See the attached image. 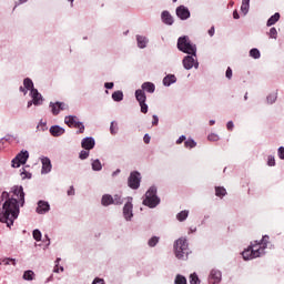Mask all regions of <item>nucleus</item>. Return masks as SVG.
I'll return each instance as SVG.
<instances>
[{
  "label": "nucleus",
  "mask_w": 284,
  "mask_h": 284,
  "mask_svg": "<svg viewBox=\"0 0 284 284\" xmlns=\"http://www.w3.org/2000/svg\"><path fill=\"white\" fill-rule=\"evenodd\" d=\"M266 239H270L268 236H263L262 241H254L251 243V245L242 252V256L244 261H252V258H258V256H262V254L265 252V245H263V241Z\"/></svg>",
  "instance_id": "2"
},
{
  "label": "nucleus",
  "mask_w": 284,
  "mask_h": 284,
  "mask_svg": "<svg viewBox=\"0 0 284 284\" xmlns=\"http://www.w3.org/2000/svg\"><path fill=\"white\" fill-rule=\"evenodd\" d=\"M23 85H24L26 90H30V92H32V89H34V82H32V79H30V78H26L23 80Z\"/></svg>",
  "instance_id": "25"
},
{
  "label": "nucleus",
  "mask_w": 284,
  "mask_h": 284,
  "mask_svg": "<svg viewBox=\"0 0 284 284\" xmlns=\"http://www.w3.org/2000/svg\"><path fill=\"white\" fill-rule=\"evenodd\" d=\"M140 108L142 114H148V105L145 104V102H140Z\"/></svg>",
  "instance_id": "48"
},
{
  "label": "nucleus",
  "mask_w": 284,
  "mask_h": 284,
  "mask_svg": "<svg viewBox=\"0 0 284 284\" xmlns=\"http://www.w3.org/2000/svg\"><path fill=\"white\" fill-rule=\"evenodd\" d=\"M159 241H160L159 236L151 237L148 242L149 247H156V244L159 243Z\"/></svg>",
  "instance_id": "34"
},
{
  "label": "nucleus",
  "mask_w": 284,
  "mask_h": 284,
  "mask_svg": "<svg viewBox=\"0 0 284 284\" xmlns=\"http://www.w3.org/2000/svg\"><path fill=\"white\" fill-rule=\"evenodd\" d=\"M73 128H75L77 130H79V131H78L79 134H83V133L85 132V125H83L82 122H79V121H78V123H75V126H73Z\"/></svg>",
  "instance_id": "40"
},
{
  "label": "nucleus",
  "mask_w": 284,
  "mask_h": 284,
  "mask_svg": "<svg viewBox=\"0 0 284 284\" xmlns=\"http://www.w3.org/2000/svg\"><path fill=\"white\" fill-rule=\"evenodd\" d=\"M250 57L253 59H261V51H258V49H251Z\"/></svg>",
  "instance_id": "37"
},
{
  "label": "nucleus",
  "mask_w": 284,
  "mask_h": 284,
  "mask_svg": "<svg viewBox=\"0 0 284 284\" xmlns=\"http://www.w3.org/2000/svg\"><path fill=\"white\" fill-rule=\"evenodd\" d=\"M207 139H209V141H219V136L216 134H214V133L210 134L207 136Z\"/></svg>",
  "instance_id": "50"
},
{
  "label": "nucleus",
  "mask_w": 284,
  "mask_h": 284,
  "mask_svg": "<svg viewBox=\"0 0 284 284\" xmlns=\"http://www.w3.org/2000/svg\"><path fill=\"white\" fill-rule=\"evenodd\" d=\"M226 128L230 132H232L234 130V122L232 121L227 122Z\"/></svg>",
  "instance_id": "51"
},
{
  "label": "nucleus",
  "mask_w": 284,
  "mask_h": 284,
  "mask_svg": "<svg viewBox=\"0 0 284 284\" xmlns=\"http://www.w3.org/2000/svg\"><path fill=\"white\" fill-rule=\"evenodd\" d=\"M103 166L101 165V161L94 160L92 162V170H94V172H101Z\"/></svg>",
  "instance_id": "31"
},
{
  "label": "nucleus",
  "mask_w": 284,
  "mask_h": 284,
  "mask_svg": "<svg viewBox=\"0 0 284 284\" xmlns=\"http://www.w3.org/2000/svg\"><path fill=\"white\" fill-rule=\"evenodd\" d=\"M30 95L33 101V105H41V103L43 101V97L41 95V93H39V90L31 89Z\"/></svg>",
  "instance_id": "11"
},
{
  "label": "nucleus",
  "mask_w": 284,
  "mask_h": 284,
  "mask_svg": "<svg viewBox=\"0 0 284 284\" xmlns=\"http://www.w3.org/2000/svg\"><path fill=\"white\" fill-rule=\"evenodd\" d=\"M183 67L185 68V70H192V68L197 69L199 68V62L194 61V57L186 55L183 59Z\"/></svg>",
  "instance_id": "10"
},
{
  "label": "nucleus",
  "mask_w": 284,
  "mask_h": 284,
  "mask_svg": "<svg viewBox=\"0 0 284 284\" xmlns=\"http://www.w3.org/2000/svg\"><path fill=\"white\" fill-rule=\"evenodd\" d=\"M132 209H133V205H132V202L129 201L124 204V207H123V216L126 221H130L132 219V216H134V214L132 213Z\"/></svg>",
  "instance_id": "13"
},
{
  "label": "nucleus",
  "mask_w": 284,
  "mask_h": 284,
  "mask_svg": "<svg viewBox=\"0 0 284 284\" xmlns=\"http://www.w3.org/2000/svg\"><path fill=\"white\" fill-rule=\"evenodd\" d=\"M143 141L146 144L150 143V141H151L150 134H145L144 138H143Z\"/></svg>",
  "instance_id": "58"
},
{
  "label": "nucleus",
  "mask_w": 284,
  "mask_h": 284,
  "mask_svg": "<svg viewBox=\"0 0 284 284\" xmlns=\"http://www.w3.org/2000/svg\"><path fill=\"white\" fill-rule=\"evenodd\" d=\"M190 283L191 284H201V280H199V275H196V273H193L190 275Z\"/></svg>",
  "instance_id": "36"
},
{
  "label": "nucleus",
  "mask_w": 284,
  "mask_h": 284,
  "mask_svg": "<svg viewBox=\"0 0 284 284\" xmlns=\"http://www.w3.org/2000/svg\"><path fill=\"white\" fill-rule=\"evenodd\" d=\"M113 101H123V91H115L112 93Z\"/></svg>",
  "instance_id": "30"
},
{
  "label": "nucleus",
  "mask_w": 284,
  "mask_h": 284,
  "mask_svg": "<svg viewBox=\"0 0 284 284\" xmlns=\"http://www.w3.org/2000/svg\"><path fill=\"white\" fill-rule=\"evenodd\" d=\"M176 17L181 19L182 21H185L186 19H190V9L185 6H180L176 8Z\"/></svg>",
  "instance_id": "9"
},
{
  "label": "nucleus",
  "mask_w": 284,
  "mask_h": 284,
  "mask_svg": "<svg viewBox=\"0 0 284 284\" xmlns=\"http://www.w3.org/2000/svg\"><path fill=\"white\" fill-rule=\"evenodd\" d=\"M178 50H180V52H184L185 54L196 57V44H193L187 36L178 39Z\"/></svg>",
  "instance_id": "3"
},
{
  "label": "nucleus",
  "mask_w": 284,
  "mask_h": 284,
  "mask_svg": "<svg viewBox=\"0 0 284 284\" xmlns=\"http://www.w3.org/2000/svg\"><path fill=\"white\" fill-rule=\"evenodd\" d=\"M23 3H28V0H19V1H18V6H21V4H23Z\"/></svg>",
  "instance_id": "62"
},
{
  "label": "nucleus",
  "mask_w": 284,
  "mask_h": 284,
  "mask_svg": "<svg viewBox=\"0 0 284 284\" xmlns=\"http://www.w3.org/2000/svg\"><path fill=\"white\" fill-rule=\"evenodd\" d=\"M128 185L131 187V190H139V187H141V173L136 171L131 172L128 180Z\"/></svg>",
  "instance_id": "7"
},
{
  "label": "nucleus",
  "mask_w": 284,
  "mask_h": 284,
  "mask_svg": "<svg viewBox=\"0 0 284 284\" xmlns=\"http://www.w3.org/2000/svg\"><path fill=\"white\" fill-rule=\"evenodd\" d=\"M268 37H270V39H277L278 31H276V28L273 27L270 29Z\"/></svg>",
  "instance_id": "41"
},
{
  "label": "nucleus",
  "mask_w": 284,
  "mask_h": 284,
  "mask_svg": "<svg viewBox=\"0 0 284 284\" xmlns=\"http://www.w3.org/2000/svg\"><path fill=\"white\" fill-rule=\"evenodd\" d=\"M45 212H50V204L45 201H39L37 213L38 214H45Z\"/></svg>",
  "instance_id": "14"
},
{
  "label": "nucleus",
  "mask_w": 284,
  "mask_h": 284,
  "mask_svg": "<svg viewBox=\"0 0 284 284\" xmlns=\"http://www.w3.org/2000/svg\"><path fill=\"white\" fill-rule=\"evenodd\" d=\"M20 92H22L26 95L28 94V89H26V87H20Z\"/></svg>",
  "instance_id": "60"
},
{
  "label": "nucleus",
  "mask_w": 284,
  "mask_h": 284,
  "mask_svg": "<svg viewBox=\"0 0 284 284\" xmlns=\"http://www.w3.org/2000/svg\"><path fill=\"white\" fill-rule=\"evenodd\" d=\"M183 141H185V135L180 136V138L176 140V144H178V145H181V143H183Z\"/></svg>",
  "instance_id": "55"
},
{
  "label": "nucleus",
  "mask_w": 284,
  "mask_h": 284,
  "mask_svg": "<svg viewBox=\"0 0 284 284\" xmlns=\"http://www.w3.org/2000/svg\"><path fill=\"white\" fill-rule=\"evenodd\" d=\"M61 261V258H57L55 260V266H54V268H53V272H55L57 274H59V270L61 271V272H63V266H60L59 267V262Z\"/></svg>",
  "instance_id": "44"
},
{
  "label": "nucleus",
  "mask_w": 284,
  "mask_h": 284,
  "mask_svg": "<svg viewBox=\"0 0 284 284\" xmlns=\"http://www.w3.org/2000/svg\"><path fill=\"white\" fill-rule=\"evenodd\" d=\"M113 205H123V199L121 197V195L115 194L113 196Z\"/></svg>",
  "instance_id": "39"
},
{
  "label": "nucleus",
  "mask_w": 284,
  "mask_h": 284,
  "mask_svg": "<svg viewBox=\"0 0 284 284\" xmlns=\"http://www.w3.org/2000/svg\"><path fill=\"white\" fill-rule=\"evenodd\" d=\"M267 165L270 168H274V165H276V160L274 159V156L270 155L267 159Z\"/></svg>",
  "instance_id": "45"
},
{
  "label": "nucleus",
  "mask_w": 284,
  "mask_h": 284,
  "mask_svg": "<svg viewBox=\"0 0 284 284\" xmlns=\"http://www.w3.org/2000/svg\"><path fill=\"white\" fill-rule=\"evenodd\" d=\"M135 99L138 101V103H145V101H148V97L145 95V91L138 89L135 91Z\"/></svg>",
  "instance_id": "19"
},
{
  "label": "nucleus",
  "mask_w": 284,
  "mask_h": 284,
  "mask_svg": "<svg viewBox=\"0 0 284 284\" xmlns=\"http://www.w3.org/2000/svg\"><path fill=\"white\" fill-rule=\"evenodd\" d=\"M12 193L13 197L6 200L0 211V223H7V227H12L16 219H19V203L21 207L26 204L23 186H13Z\"/></svg>",
  "instance_id": "1"
},
{
  "label": "nucleus",
  "mask_w": 284,
  "mask_h": 284,
  "mask_svg": "<svg viewBox=\"0 0 284 284\" xmlns=\"http://www.w3.org/2000/svg\"><path fill=\"white\" fill-rule=\"evenodd\" d=\"M152 125H159V116L153 115Z\"/></svg>",
  "instance_id": "57"
},
{
  "label": "nucleus",
  "mask_w": 284,
  "mask_h": 284,
  "mask_svg": "<svg viewBox=\"0 0 284 284\" xmlns=\"http://www.w3.org/2000/svg\"><path fill=\"white\" fill-rule=\"evenodd\" d=\"M81 145L83 150H94L95 142L92 138H84Z\"/></svg>",
  "instance_id": "15"
},
{
  "label": "nucleus",
  "mask_w": 284,
  "mask_h": 284,
  "mask_svg": "<svg viewBox=\"0 0 284 284\" xmlns=\"http://www.w3.org/2000/svg\"><path fill=\"white\" fill-rule=\"evenodd\" d=\"M136 41H138L139 48H145V45H148V39L145 37L138 36Z\"/></svg>",
  "instance_id": "28"
},
{
  "label": "nucleus",
  "mask_w": 284,
  "mask_h": 284,
  "mask_svg": "<svg viewBox=\"0 0 284 284\" xmlns=\"http://www.w3.org/2000/svg\"><path fill=\"white\" fill-rule=\"evenodd\" d=\"M215 30H214V27H212L210 30H209V34L212 37L214 34Z\"/></svg>",
  "instance_id": "61"
},
{
  "label": "nucleus",
  "mask_w": 284,
  "mask_h": 284,
  "mask_svg": "<svg viewBox=\"0 0 284 284\" xmlns=\"http://www.w3.org/2000/svg\"><path fill=\"white\" fill-rule=\"evenodd\" d=\"M104 88H106V90H112V88H114V82L104 83Z\"/></svg>",
  "instance_id": "52"
},
{
  "label": "nucleus",
  "mask_w": 284,
  "mask_h": 284,
  "mask_svg": "<svg viewBox=\"0 0 284 284\" xmlns=\"http://www.w3.org/2000/svg\"><path fill=\"white\" fill-rule=\"evenodd\" d=\"M233 19H241V16H239V11H233Z\"/></svg>",
  "instance_id": "59"
},
{
  "label": "nucleus",
  "mask_w": 284,
  "mask_h": 284,
  "mask_svg": "<svg viewBox=\"0 0 284 284\" xmlns=\"http://www.w3.org/2000/svg\"><path fill=\"white\" fill-rule=\"evenodd\" d=\"M101 203H102V205H104V207H108V205H113L114 197L110 194H104L102 196Z\"/></svg>",
  "instance_id": "22"
},
{
  "label": "nucleus",
  "mask_w": 284,
  "mask_h": 284,
  "mask_svg": "<svg viewBox=\"0 0 284 284\" xmlns=\"http://www.w3.org/2000/svg\"><path fill=\"white\" fill-rule=\"evenodd\" d=\"M34 276V272L33 271H26L23 274V278L24 281H32Z\"/></svg>",
  "instance_id": "38"
},
{
  "label": "nucleus",
  "mask_w": 284,
  "mask_h": 284,
  "mask_svg": "<svg viewBox=\"0 0 284 284\" xmlns=\"http://www.w3.org/2000/svg\"><path fill=\"white\" fill-rule=\"evenodd\" d=\"M50 134L52 136H62V134H65V129L59 126V125H54L50 128Z\"/></svg>",
  "instance_id": "16"
},
{
  "label": "nucleus",
  "mask_w": 284,
  "mask_h": 284,
  "mask_svg": "<svg viewBox=\"0 0 284 284\" xmlns=\"http://www.w3.org/2000/svg\"><path fill=\"white\" fill-rule=\"evenodd\" d=\"M160 203L161 199L156 195V186H151L145 193L143 205H145L146 207L154 209Z\"/></svg>",
  "instance_id": "4"
},
{
  "label": "nucleus",
  "mask_w": 284,
  "mask_h": 284,
  "mask_svg": "<svg viewBox=\"0 0 284 284\" xmlns=\"http://www.w3.org/2000/svg\"><path fill=\"white\" fill-rule=\"evenodd\" d=\"M64 123L69 128H74L79 123V119L74 115H68L64 118Z\"/></svg>",
  "instance_id": "17"
},
{
  "label": "nucleus",
  "mask_w": 284,
  "mask_h": 284,
  "mask_svg": "<svg viewBox=\"0 0 284 284\" xmlns=\"http://www.w3.org/2000/svg\"><path fill=\"white\" fill-rule=\"evenodd\" d=\"M172 83H176V75L169 74L163 79V85L170 87Z\"/></svg>",
  "instance_id": "23"
},
{
  "label": "nucleus",
  "mask_w": 284,
  "mask_h": 284,
  "mask_svg": "<svg viewBox=\"0 0 284 284\" xmlns=\"http://www.w3.org/2000/svg\"><path fill=\"white\" fill-rule=\"evenodd\" d=\"M266 99H267V103L272 104L276 102L277 95L276 93H271Z\"/></svg>",
  "instance_id": "43"
},
{
  "label": "nucleus",
  "mask_w": 284,
  "mask_h": 284,
  "mask_svg": "<svg viewBox=\"0 0 284 284\" xmlns=\"http://www.w3.org/2000/svg\"><path fill=\"white\" fill-rule=\"evenodd\" d=\"M49 106L51 108V112L54 116H57L60 111L68 110V104L64 102H50Z\"/></svg>",
  "instance_id": "8"
},
{
  "label": "nucleus",
  "mask_w": 284,
  "mask_h": 284,
  "mask_svg": "<svg viewBox=\"0 0 284 284\" xmlns=\"http://www.w3.org/2000/svg\"><path fill=\"white\" fill-rule=\"evenodd\" d=\"M221 271L219 270H212L210 275H209V283L210 284H216L221 283Z\"/></svg>",
  "instance_id": "12"
},
{
  "label": "nucleus",
  "mask_w": 284,
  "mask_h": 284,
  "mask_svg": "<svg viewBox=\"0 0 284 284\" xmlns=\"http://www.w3.org/2000/svg\"><path fill=\"white\" fill-rule=\"evenodd\" d=\"M227 194V191L223 186H216L215 187V195L219 196L220 199H223Z\"/></svg>",
  "instance_id": "27"
},
{
  "label": "nucleus",
  "mask_w": 284,
  "mask_h": 284,
  "mask_svg": "<svg viewBox=\"0 0 284 284\" xmlns=\"http://www.w3.org/2000/svg\"><path fill=\"white\" fill-rule=\"evenodd\" d=\"M142 90L143 92H149L150 94H152L156 90V87L152 82H144L142 84Z\"/></svg>",
  "instance_id": "21"
},
{
  "label": "nucleus",
  "mask_w": 284,
  "mask_h": 284,
  "mask_svg": "<svg viewBox=\"0 0 284 284\" xmlns=\"http://www.w3.org/2000/svg\"><path fill=\"white\" fill-rule=\"evenodd\" d=\"M52 170V163L50 162V159L43 158L42 159V174H48V172H51Z\"/></svg>",
  "instance_id": "18"
},
{
  "label": "nucleus",
  "mask_w": 284,
  "mask_h": 284,
  "mask_svg": "<svg viewBox=\"0 0 284 284\" xmlns=\"http://www.w3.org/2000/svg\"><path fill=\"white\" fill-rule=\"evenodd\" d=\"M281 19V13L276 12L274 16H272L267 22L266 26L267 28H271V26H275L276 22Z\"/></svg>",
  "instance_id": "24"
},
{
  "label": "nucleus",
  "mask_w": 284,
  "mask_h": 284,
  "mask_svg": "<svg viewBox=\"0 0 284 284\" xmlns=\"http://www.w3.org/2000/svg\"><path fill=\"white\" fill-rule=\"evenodd\" d=\"M8 196H10V195L8 194V192H3V193H2V199H8Z\"/></svg>",
  "instance_id": "63"
},
{
  "label": "nucleus",
  "mask_w": 284,
  "mask_h": 284,
  "mask_svg": "<svg viewBox=\"0 0 284 284\" xmlns=\"http://www.w3.org/2000/svg\"><path fill=\"white\" fill-rule=\"evenodd\" d=\"M110 132L111 134H116V132H119V124L116 122H111Z\"/></svg>",
  "instance_id": "42"
},
{
  "label": "nucleus",
  "mask_w": 284,
  "mask_h": 284,
  "mask_svg": "<svg viewBox=\"0 0 284 284\" xmlns=\"http://www.w3.org/2000/svg\"><path fill=\"white\" fill-rule=\"evenodd\" d=\"M226 79H232V68L226 69Z\"/></svg>",
  "instance_id": "54"
},
{
  "label": "nucleus",
  "mask_w": 284,
  "mask_h": 284,
  "mask_svg": "<svg viewBox=\"0 0 284 284\" xmlns=\"http://www.w3.org/2000/svg\"><path fill=\"white\" fill-rule=\"evenodd\" d=\"M175 284H187V278L185 276L178 274L174 280Z\"/></svg>",
  "instance_id": "29"
},
{
  "label": "nucleus",
  "mask_w": 284,
  "mask_h": 284,
  "mask_svg": "<svg viewBox=\"0 0 284 284\" xmlns=\"http://www.w3.org/2000/svg\"><path fill=\"white\" fill-rule=\"evenodd\" d=\"M184 148L192 150V148H196V142L192 139H189L184 142Z\"/></svg>",
  "instance_id": "35"
},
{
  "label": "nucleus",
  "mask_w": 284,
  "mask_h": 284,
  "mask_svg": "<svg viewBox=\"0 0 284 284\" xmlns=\"http://www.w3.org/2000/svg\"><path fill=\"white\" fill-rule=\"evenodd\" d=\"M162 21L166 26H172L174 23V18H172V14H170L168 11L162 12Z\"/></svg>",
  "instance_id": "20"
},
{
  "label": "nucleus",
  "mask_w": 284,
  "mask_h": 284,
  "mask_svg": "<svg viewBox=\"0 0 284 284\" xmlns=\"http://www.w3.org/2000/svg\"><path fill=\"white\" fill-rule=\"evenodd\" d=\"M21 176H22V179H27V178H28V173L22 172V173H21Z\"/></svg>",
  "instance_id": "64"
},
{
  "label": "nucleus",
  "mask_w": 284,
  "mask_h": 284,
  "mask_svg": "<svg viewBox=\"0 0 284 284\" xmlns=\"http://www.w3.org/2000/svg\"><path fill=\"white\" fill-rule=\"evenodd\" d=\"M10 263H12V265H17V261L14 258L7 257L0 260V265H10Z\"/></svg>",
  "instance_id": "33"
},
{
  "label": "nucleus",
  "mask_w": 284,
  "mask_h": 284,
  "mask_svg": "<svg viewBox=\"0 0 284 284\" xmlns=\"http://www.w3.org/2000/svg\"><path fill=\"white\" fill-rule=\"evenodd\" d=\"M79 156L83 161L90 156V151H81Z\"/></svg>",
  "instance_id": "47"
},
{
  "label": "nucleus",
  "mask_w": 284,
  "mask_h": 284,
  "mask_svg": "<svg viewBox=\"0 0 284 284\" xmlns=\"http://www.w3.org/2000/svg\"><path fill=\"white\" fill-rule=\"evenodd\" d=\"M68 195L74 196V186H70V189L68 190Z\"/></svg>",
  "instance_id": "56"
},
{
  "label": "nucleus",
  "mask_w": 284,
  "mask_h": 284,
  "mask_svg": "<svg viewBox=\"0 0 284 284\" xmlns=\"http://www.w3.org/2000/svg\"><path fill=\"white\" fill-rule=\"evenodd\" d=\"M175 256L182 261L187 258L190 254V248L187 247V240L181 237L174 243Z\"/></svg>",
  "instance_id": "5"
},
{
  "label": "nucleus",
  "mask_w": 284,
  "mask_h": 284,
  "mask_svg": "<svg viewBox=\"0 0 284 284\" xmlns=\"http://www.w3.org/2000/svg\"><path fill=\"white\" fill-rule=\"evenodd\" d=\"M278 158L284 160V146H281L277 151Z\"/></svg>",
  "instance_id": "49"
},
{
  "label": "nucleus",
  "mask_w": 284,
  "mask_h": 284,
  "mask_svg": "<svg viewBox=\"0 0 284 284\" xmlns=\"http://www.w3.org/2000/svg\"><path fill=\"white\" fill-rule=\"evenodd\" d=\"M30 159V153L28 151H21L13 160H12V168H21V165H26Z\"/></svg>",
  "instance_id": "6"
},
{
  "label": "nucleus",
  "mask_w": 284,
  "mask_h": 284,
  "mask_svg": "<svg viewBox=\"0 0 284 284\" xmlns=\"http://www.w3.org/2000/svg\"><path fill=\"white\" fill-rule=\"evenodd\" d=\"M92 284H105V281L103 278L97 277Z\"/></svg>",
  "instance_id": "53"
},
{
  "label": "nucleus",
  "mask_w": 284,
  "mask_h": 284,
  "mask_svg": "<svg viewBox=\"0 0 284 284\" xmlns=\"http://www.w3.org/2000/svg\"><path fill=\"white\" fill-rule=\"evenodd\" d=\"M241 12H243V14L250 12V0H242Z\"/></svg>",
  "instance_id": "26"
},
{
  "label": "nucleus",
  "mask_w": 284,
  "mask_h": 284,
  "mask_svg": "<svg viewBox=\"0 0 284 284\" xmlns=\"http://www.w3.org/2000/svg\"><path fill=\"white\" fill-rule=\"evenodd\" d=\"M33 239H34V241H41V231L34 230L33 231Z\"/></svg>",
  "instance_id": "46"
},
{
  "label": "nucleus",
  "mask_w": 284,
  "mask_h": 284,
  "mask_svg": "<svg viewBox=\"0 0 284 284\" xmlns=\"http://www.w3.org/2000/svg\"><path fill=\"white\" fill-rule=\"evenodd\" d=\"M190 212L189 211H182L176 215L178 221L183 222L185 219H187Z\"/></svg>",
  "instance_id": "32"
}]
</instances>
